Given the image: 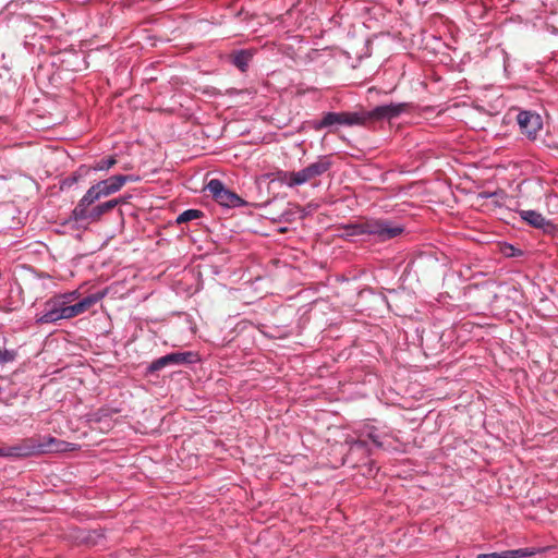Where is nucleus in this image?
Returning a JSON list of instances; mask_svg holds the SVG:
<instances>
[{
  "mask_svg": "<svg viewBox=\"0 0 558 558\" xmlns=\"http://www.w3.org/2000/svg\"><path fill=\"white\" fill-rule=\"evenodd\" d=\"M117 163V159L114 156H110L108 158L96 161L90 169L96 171H107L111 169Z\"/></svg>",
  "mask_w": 558,
  "mask_h": 558,
  "instance_id": "2eb2a0df",
  "label": "nucleus"
},
{
  "mask_svg": "<svg viewBox=\"0 0 558 558\" xmlns=\"http://www.w3.org/2000/svg\"><path fill=\"white\" fill-rule=\"evenodd\" d=\"M58 298H62L63 301H68V304H71L73 301H75L78 298L77 291H72L69 293L57 295Z\"/></svg>",
  "mask_w": 558,
  "mask_h": 558,
  "instance_id": "aec40b11",
  "label": "nucleus"
},
{
  "mask_svg": "<svg viewBox=\"0 0 558 558\" xmlns=\"http://www.w3.org/2000/svg\"><path fill=\"white\" fill-rule=\"evenodd\" d=\"M80 180V175L74 173L68 178H65L63 181H62V184H61V189H64V187H71L73 186L74 184L77 183V181Z\"/></svg>",
  "mask_w": 558,
  "mask_h": 558,
  "instance_id": "6ab92c4d",
  "label": "nucleus"
},
{
  "mask_svg": "<svg viewBox=\"0 0 558 558\" xmlns=\"http://www.w3.org/2000/svg\"><path fill=\"white\" fill-rule=\"evenodd\" d=\"M520 217L522 220L537 229L546 230V228L550 227L549 221L546 220L541 213L535 210H521Z\"/></svg>",
  "mask_w": 558,
  "mask_h": 558,
  "instance_id": "f8f14e48",
  "label": "nucleus"
},
{
  "mask_svg": "<svg viewBox=\"0 0 558 558\" xmlns=\"http://www.w3.org/2000/svg\"><path fill=\"white\" fill-rule=\"evenodd\" d=\"M206 190L211 194L216 202L220 205L233 207L242 203L240 196L227 190L221 181L213 179L206 185Z\"/></svg>",
  "mask_w": 558,
  "mask_h": 558,
  "instance_id": "1a4fd4ad",
  "label": "nucleus"
},
{
  "mask_svg": "<svg viewBox=\"0 0 558 558\" xmlns=\"http://www.w3.org/2000/svg\"><path fill=\"white\" fill-rule=\"evenodd\" d=\"M203 215H204L203 211H201L198 209H187V210L183 211L182 214H180L177 217L175 221L178 225H182L187 221L198 219V218L203 217Z\"/></svg>",
  "mask_w": 558,
  "mask_h": 558,
  "instance_id": "4468645a",
  "label": "nucleus"
},
{
  "mask_svg": "<svg viewBox=\"0 0 558 558\" xmlns=\"http://www.w3.org/2000/svg\"><path fill=\"white\" fill-rule=\"evenodd\" d=\"M92 204L84 203L83 197L80 199L75 208L72 210V219L76 222L82 221H98L101 219L104 215H106L101 204L94 206L93 208H88Z\"/></svg>",
  "mask_w": 558,
  "mask_h": 558,
  "instance_id": "9d476101",
  "label": "nucleus"
},
{
  "mask_svg": "<svg viewBox=\"0 0 558 558\" xmlns=\"http://www.w3.org/2000/svg\"><path fill=\"white\" fill-rule=\"evenodd\" d=\"M347 236L354 235H375L379 241L391 240L400 235L404 229L388 219H369L360 223L348 225L344 227Z\"/></svg>",
  "mask_w": 558,
  "mask_h": 558,
  "instance_id": "20e7f679",
  "label": "nucleus"
},
{
  "mask_svg": "<svg viewBox=\"0 0 558 558\" xmlns=\"http://www.w3.org/2000/svg\"><path fill=\"white\" fill-rule=\"evenodd\" d=\"M69 442L51 436H34L13 446L0 447V457L26 458L49 452H63L69 450Z\"/></svg>",
  "mask_w": 558,
  "mask_h": 558,
  "instance_id": "f03ea898",
  "label": "nucleus"
},
{
  "mask_svg": "<svg viewBox=\"0 0 558 558\" xmlns=\"http://www.w3.org/2000/svg\"><path fill=\"white\" fill-rule=\"evenodd\" d=\"M135 181L132 175L118 174L92 185L83 196V204H94L96 201L110 196L122 189L126 182Z\"/></svg>",
  "mask_w": 558,
  "mask_h": 558,
  "instance_id": "39448f33",
  "label": "nucleus"
},
{
  "mask_svg": "<svg viewBox=\"0 0 558 558\" xmlns=\"http://www.w3.org/2000/svg\"><path fill=\"white\" fill-rule=\"evenodd\" d=\"M16 353L12 350H0V365L13 362L15 360Z\"/></svg>",
  "mask_w": 558,
  "mask_h": 558,
  "instance_id": "f3484780",
  "label": "nucleus"
},
{
  "mask_svg": "<svg viewBox=\"0 0 558 558\" xmlns=\"http://www.w3.org/2000/svg\"><path fill=\"white\" fill-rule=\"evenodd\" d=\"M476 558H505L504 551L501 553H490V554H480Z\"/></svg>",
  "mask_w": 558,
  "mask_h": 558,
  "instance_id": "412c9836",
  "label": "nucleus"
},
{
  "mask_svg": "<svg viewBox=\"0 0 558 558\" xmlns=\"http://www.w3.org/2000/svg\"><path fill=\"white\" fill-rule=\"evenodd\" d=\"M331 166L332 162L328 156H320L299 171H279L277 180L288 187H295L305 183L316 186V179L329 171Z\"/></svg>",
  "mask_w": 558,
  "mask_h": 558,
  "instance_id": "7ed1b4c3",
  "label": "nucleus"
},
{
  "mask_svg": "<svg viewBox=\"0 0 558 558\" xmlns=\"http://www.w3.org/2000/svg\"><path fill=\"white\" fill-rule=\"evenodd\" d=\"M122 202L123 201L121 198H114V199H110L105 203H101V206H102L105 213L107 214V213L111 211L112 209H114Z\"/></svg>",
  "mask_w": 558,
  "mask_h": 558,
  "instance_id": "a211bd4d",
  "label": "nucleus"
},
{
  "mask_svg": "<svg viewBox=\"0 0 558 558\" xmlns=\"http://www.w3.org/2000/svg\"><path fill=\"white\" fill-rule=\"evenodd\" d=\"M369 437L372 438V440H373V442H374L375 445H377V446H381V444H380V442H379V441H378L374 436H372V435H371Z\"/></svg>",
  "mask_w": 558,
  "mask_h": 558,
  "instance_id": "4be33fe9",
  "label": "nucleus"
},
{
  "mask_svg": "<svg viewBox=\"0 0 558 558\" xmlns=\"http://www.w3.org/2000/svg\"><path fill=\"white\" fill-rule=\"evenodd\" d=\"M101 295L92 294L75 304H66L65 315H68V319L76 317L85 312H87L90 307H93L99 300Z\"/></svg>",
  "mask_w": 558,
  "mask_h": 558,
  "instance_id": "9b49d317",
  "label": "nucleus"
},
{
  "mask_svg": "<svg viewBox=\"0 0 558 558\" xmlns=\"http://www.w3.org/2000/svg\"><path fill=\"white\" fill-rule=\"evenodd\" d=\"M534 554L535 553L529 548H520V549L505 550L504 557L505 558H522V557L533 556Z\"/></svg>",
  "mask_w": 558,
  "mask_h": 558,
  "instance_id": "dca6fc26",
  "label": "nucleus"
},
{
  "mask_svg": "<svg viewBox=\"0 0 558 558\" xmlns=\"http://www.w3.org/2000/svg\"><path fill=\"white\" fill-rule=\"evenodd\" d=\"M196 360V354L193 352H172L153 361L147 371L156 373L170 365H182L193 363Z\"/></svg>",
  "mask_w": 558,
  "mask_h": 558,
  "instance_id": "6e6552de",
  "label": "nucleus"
},
{
  "mask_svg": "<svg viewBox=\"0 0 558 558\" xmlns=\"http://www.w3.org/2000/svg\"><path fill=\"white\" fill-rule=\"evenodd\" d=\"M252 57H253V53L251 51L241 50L232 56V62L236 68H239L241 71L244 72L246 70Z\"/></svg>",
  "mask_w": 558,
  "mask_h": 558,
  "instance_id": "ddd939ff",
  "label": "nucleus"
},
{
  "mask_svg": "<svg viewBox=\"0 0 558 558\" xmlns=\"http://www.w3.org/2000/svg\"><path fill=\"white\" fill-rule=\"evenodd\" d=\"M408 106V104H389L377 106L371 111L327 112L320 121L313 122V129L319 131L335 124L366 126L375 121L397 118L407 110Z\"/></svg>",
  "mask_w": 558,
  "mask_h": 558,
  "instance_id": "f257e3e1",
  "label": "nucleus"
},
{
  "mask_svg": "<svg viewBox=\"0 0 558 558\" xmlns=\"http://www.w3.org/2000/svg\"><path fill=\"white\" fill-rule=\"evenodd\" d=\"M517 122L521 133L531 140H535L543 128L542 117L534 111H520L517 116Z\"/></svg>",
  "mask_w": 558,
  "mask_h": 558,
  "instance_id": "0eeeda50",
  "label": "nucleus"
},
{
  "mask_svg": "<svg viewBox=\"0 0 558 558\" xmlns=\"http://www.w3.org/2000/svg\"><path fill=\"white\" fill-rule=\"evenodd\" d=\"M68 301L57 295L51 298L45 303L44 313L38 317L37 322L40 324L56 323L60 319H68L65 315Z\"/></svg>",
  "mask_w": 558,
  "mask_h": 558,
  "instance_id": "423d86ee",
  "label": "nucleus"
}]
</instances>
